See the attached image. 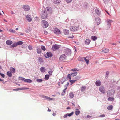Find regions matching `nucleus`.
Instances as JSON below:
<instances>
[{
	"mask_svg": "<svg viewBox=\"0 0 120 120\" xmlns=\"http://www.w3.org/2000/svg\"><path fill=\"white\" fill-rule=\"evenodd\" d=\"M19 79V80H21L24 81L25 80V78H24L22 77H19L18 78Z\"/></svg>",
	"mask_w": 120,
	"mask_h": 120,
	"instance_id": "obj_43",
	"label": "nucleus"
},
{
	"mask_svg": "<svg viewBox=\"0 0 120 120\" xmlns=\"http://www.w3.org/2000/svg\"><path fill=\"white\" fill-rule=\"evenodd\" d=\"M67 2L68 3H70L72 1V0H64Z\"/></svg>",
	"mask_w": 120,
	"mask_h": 120,
	"instance_id": "obj_55",
	"label": "nucleus"
},
{
	"mask_svg": "<svg viewBox=\"0 0 120 120\" xmlns=\"http://www.w3.org/2000/svg\"><path fill=\"white\" fill-rule=\"evenodd\" d=\"M95 21H96L98 25H99L100 23V19L99 18H97L95 19Z\"/></svg>",
	"mask_w": 120,
	"mask_h": 120,
	"instance_id": "obj_15",
	"label": "nucleus"
},
{
	"mask_svg": "<svg viewBox=\"0 0 120 120\" xmlns=\"http://www.w3.org/2000/svg\"><path fill=\"white\" fill-rule=\"evenodd\" d=\"M82 59L83 60H84L86 62L87 64H88L89 63V60L88 59H86V57L82 58Z\"/></svg>",
	"mask_w": 120,
	"mask_h": 120,
	"instance_id": "obj_39",
	"label": "nucleus"
},
{
	"mask_svg": "<svg viewBox=\"0 0 120 120\" xmlns=\"http://www.w3.org/2000/svg\"><path fill=\"white\" fill-rule=\"evenodd\" d=\"M54 33L56 34H59L61 33V32L60 30L57 28H55L54 30Z\"/></svg>",
	"mask_w": 120,
	"mask_h": 120,
	"instance_id": "obj_6",
	"label": "nucleus"
},
{
	"mask_svg": "<svg viewBox=\"0 0 120 120\" xmlns=\"http://www.w3.org/2000/svg\"><path fill=\"white\" fill-rule=\"evenodd\" d=\"M10 32L12 33H15V30L11 29H10Z\"/></svg>",
	"mask_w": 120,
	"mask_h": 120,
	"instance_id": "obj_58",
	"label": "nucleus"
},
{
	"mask_svg": "<svg viewBox=\"0 0 120 120\" xmlns=\"http://www.w3.org/2000/svg\"><path fill=\"white\" fill-rule=\"evenodd\" d=\"M11 13L12 14H14L15 13L13 11H11Z\"/></svg>",
	"mask_w": 120,
	"mask_h": 120,
	"instance_id": "obj_64",
	"label": "nucleus"
},
{
	"mask_svg": "<svg viewBox=\"0 0 120 120\" xmlns=\"http://www.w3.org/2000/svg\"><path fill=\"white\" fill-rule=\"evenodd\" d=\"M105 116V115L104 114L102 115H100L99 116V117H103Z\"/></svg>",
	"mask_w": 120,
	"mask_h": 120,
	"instance_id": "obj_59",
	"label": "nucleus"
},
{
	"mask_svg": "<svg viewBox=\"0 0 120 120\" xmlns=\"http://www.w3.org/2000/svg\"><path fill=\"white\" fill-rule=\"evenodd\" d=\"M69 32V31L68 30L65 29L64 31V33L65 35H67L68 34Z\"/></svg>",
	"mask_w": 120,
	"mask_h": 120,
	"instance_id": "obj_36",
	"label": "nucleus"
},
{
	"mask_svg": "<svg viewBox=\"0 0 120 120\" xmlns=\"http://www.w3.org/2000/svg\"><path fill=\"white\" fill-rule=\"evenodd\" d=\"M71 74H68L67 77V78L69 79L70 80H71Z\"/></svg>",
	"mask_w": 120,
	"mask_h": 120,
	"instance_id": "obj_47",
	"label": "nucleus"
},
{
	"mask_svg": "<svg viewBox=\"0 0 120 120\" xmlns=\"http://www.w3.org/2000/svg\"><path fill=\"white\" fill-rule=\"evenodd\" d=\"M7 74L9 77H11L12 76V74H11V72L10 71H8L7 72Z\"/></svg>",
	"mask_w": 120,
	"mask_h": 120,
	"instance_id": "obj_31",
	"label": "nucleus"
},
{
	"mask_svg": "<svg viewBox=\"0 0 120 120\" xmlns=\"http://www.w3.org/2000/svg\"><path fill=\"white\" fill-rule=\"evenodd\" d=\"M10 70L11 71V72L12 73H15V69L13 68H11L10 69Z\"/></svg>",
	"mask_w": 120,
	"mask_h": 120,
	"instance_id": "obj_34",
	"label": "nucleus"
},
{
	"mask_svg": "<svg viewBox=\"0 0 120 120\" xmlns=\"http://www.w3.org/2000/svg\"><path fill=\"white\" fill-rule=\"evenodd\" d=\"M71 71H78V70L76 68L73 69L71 70Z\"/></svg>",
	"mask_w": 120,
	"mask_h": 120,
	"instance_id": "obj_51",
	"label": "nucleus"
},
{
	"mask_svg": "<svg viewBox=\"0 0 120 120\" xmlns=\"http://www.w3.org/2000/svg\"><path fill=\"white\" fill-rule=\"evenodd\" d=\"M74 38V37L73 36H72V37H69V38Z\"/></svg>",
	"mask_w": 120,
	"mask_h": 120,
	"instance_id": "obj_63",
	"label": "nucleus"
},
{
	"mask_svg": "<svg viewBox=\"0 0 120 120\" xmlns=\"http://www.w3.org/2000/svg\"><path fill=\"white\" fill-rule=\"evenodd\" d=\"M27 19L29 22H30L32 20L31 16L29 15H27L26 16Z\"/></svg>",
	"mask_w": 120,
	"mask_h": 120,
	"instance_id": "obj_16",
	"label": "nucleus"
},
{
	"mask_svg": "<svg viewBox=\"0 0 120 120\" xmlns=\"http://www.w3.org/2000/svg\"><path fill=\"white\" fill-rule=\"evenodd\" d=\"M106 22L107 23V24L111 25V23L113 22V21L109 19H107L106 21Z\"/></svg>",
	"mask_w": 120,
	"mask_h": 120,
	"instance_id": "obj_21",
	"label": "nucleus"
},
{
	"mask_svg": "<svg viewBox=\"0 0 120 120\" xmlns=\"http://www.w3.org/2000/svg\"><path fill=\"white\" fill-rule=\"evenodd\" d=\"M74 112H72L71 113H67L65 114L63 116V117L64 118H66L68 117V116L70 117L74 114Z\"/></svg>",
	"mask_w": 120,
	"mask_h": 120,
	"instance_id": "obj_9",
	"label": "nucleus"
},
{
	"mask_svg": "<svg viewBox=\"0 0 120 120\" xmlns=\"http://www.w3.org/2000/svg\"><path fill=\"white\" fill-rule=\"evenodd\" d=\"M110 26H111V25H110V24H107L106 25V26H107V27H106L107 28H106V29L107 30L109 29V28H110Z\"/></svg>",
	"mask_w": 120,
	"mask_h": 120,
	"instance_id": "obj_46",
	"label": "nucleus"
},
{
	"mask_svg": "<svg viewBox=\"0 0 120 120\" xmlns=\"http://www.w3.org/2000/svg\"><path fill=\"white\" fill-rule=\"evenodd\" d=\"M17 45H20L23 44V42L21 41H19L16 43Z\"/></svg>",
	"mask_w": 120,
	"mask_h": 120,
	"instance_id": "obj_38",
	"label": "nucleus"
},
{
	"mask_svg": "<svg viewBox=\"0 0 120 120\" xmlns=\"http://www.w3.org/2000/svg\"><path fill=\"white\" fill-rule=\"evenodd\" d=\"M40 70L41 73H44L46 71V69L45 68L42 67L40 68Z\"/></svg>",
	"mask_w": 120,
	"mask_h": 120,
	"instance_id": "obj_14",
	"label": "nucleus"
},
{
	"mask_svg": "<svg viewBox=\"0 0 120 120\" xmlns=\"http://www.w3.org/2000/svg\"><path fill=\"white\" fill-rule=\"evenodd\" d=\"M18 88V90H24L27 89H28V88H25V87H23V88Z\"/></svg>",
	"mask_w": 120,
	"mask_h": 120,
	"instance_id": "obj_42",
	"label": "nucleus"
},
{
	"mask_svg": "<svg viewBox=\"0 0 120 120\" xmlns=\"http://www.w3.org/2000/svg\"><path fill=\"white\" fill-rule=\"evenodd\" d=\"M99 90L102 93L104 94L105 93L106 90L104 87L101 86L99 88Z\"/></svg>",
	"mask_w": 120,
	"mask_h": 120,
	"instance_id": "obj_5",
	"label": "nucleus"
},
{
	"mask_svg": "<svg viewBox=\"0 0 120 120\" xmlns=\"http://www.w3.org/2000/svg\"><path fill=\"white\" fill-rule=\"evenodd\" d=\"M67 89L66 88H65L63 90V91L64 93H65V91Z\"/></svg>",
	"mask_w": 120,
	"mask_h": 120,
	"instance_id": "obj_62",
	"label": "nucleus"
},
{
	"mask_svg": "<svg viewBox=\"0 0 120 120\" xmlns=\"http://www.w3.org/2000/svg\"><path fill=\"white\" fill-rule=\"evenodd\" d=\"M23 8L24 10L27 11H28L30 9V7L27 5H24L23 7Z\"/></svg>",
	"mask_w": 120,
	"mask_h": 120,
	"instance_id": "obj_7",
	"label": "nucleus"
},
{
	"mask_svg": "<svg viewBox=\"0 0 120 120\" xmlns=\"http://www.w3.org/2000/svg\"><path fill=\"white\" fill-rule=\"evenodd\" d=\"M69 96L70 97L72 98L74 97V94L72 92H71L69 93Z\"/></svg>",
	"mask_w": 120,
	"mask_h": 120,
	"instance_id": "obj_35",
	"label": "nucleus"
},
{
	"mask_svg": "<svg viewBox=\"0 0 120 120\" xmlns=\"http://www.w3.org/2000/svg\"><path fill=\"white\" fill-rule=\"evenodd\" d=\"M114 100V98L111 97H109L108 98V101H113Z\"/></svg>",
	"mask_w": 120,
	"mask_h": 120,
	"instance_id": "obj_26",
	"label": "nucleus"
},
{
	"mask_svg": "<svg viewBox=\"0 0 120 120\" xmlns=\"http://www.w3.org/2000/svg\"><path fill=\"white\" fill-rule=\"evenodd\" d=\"M47 10V11H50V10H51V8L50 7H47L46 8Z\"/></svg>",
	"mask_w": 120,
	"mask_h": 120,
	"instance_id": "obj_49",
	"label": "nucleus"
},
{
	"mask_svg": "<svg viewBox=\"0 0 120 120\" xmlns=\"http://www.w3.org/2000/svg\"><path fill=\"white\" fill-rule=\"evenodd\" d=\"M43 98H45L46 99H47L48 100H53V98L46 96H43Z\"/></svg>",
	"mask_w": 120,
	"mask_h": 120,
	"instance_id": "obj_22",
	"label": "nucleus"
},
{
	"mask_svg": "<svg viewBox=\"0 0 120 120\" xmlns=\"http://www.w3.org/2000/svg\"><path fill=\"white\" fill-rule=\"evenodd\" d=\"M36 81L38 82H41L42 81V80L41 79H38L36 80Z\"/></svg>",
	"mask_w": 120,
	"mask_h": 120,
	"instance_id": "obj_48",
	"label": "nucleus"
},
{
	"mask_svg": "<svg viewBox=\"0 0 120 120\" xmlns=\"http://www.w3.org/2000/svg\"><path fill=\"white\" fill-rule=\"evenodd\" d=\"M17 46L16 42L14 43L13 44L10 46L11 48H14L16 47Z\"/></svg>",
	"mask_w": 120,
	"mask_h": 120,
	"instance_id": "obj_25",
	"label": "nucleus"
},
{
	"mask_svg": "<svg viewBox=\"0 0 120 120\" xmlns=\"http://www.w3.org/2000/svg\"><path fill=\"white\" fill-rule=\"evenodd\" d=\"M50 76L49 75L46 74L45 76V79L46 80H47L49 79Z\"/></svg>",
	"mask_w": 120,
	"mask_h": 120,
	"instance_id": "obj_40",
	"label": "nucleus"
},
{
	"mask_svg": "<svg viewBox=\"0 0 120 120\" xmlns=\"http://www.w3.org/2000/svg\"><path fill=\"white\" fill-rule=\"evenodd\" d=\"M44 33L45 34H48V32L46 30H45L44 31Z\"/></svg>",
	"mask_w": 120,
	"mask_h": 120,
	"instance_id": "obj_60",
	"label": "nucleus"
},
{
	"mask_svg": "<svg viewBox=\"0 0 120 120\" xmlns=\"http://www.w3.org/2000/svg\"><path fill=\"white\" fill-rule=\"evenodd\" d=\"M42 26L44 28L47 27L49 25L48 23L45 20H42L41 22Z\"/></svg>",
	"mask_w": 120,
	"mask_h": 120,
	"instance_id": "obj_2",
	"label": "nucleus"
},
{
	"mask_svg": "<svg viewBox=\"0 0 120 120\" xmlns=\"http://www.w3.org/2000/svg\"><path fill=\"white\" fill-rule=\"evenodd\" d=\"M113 109V107L112 105H110L108 106L107 109L109 110H111Z\"/></svg>",
	"mask_w": 120,
	"mask_h": 120,
	"instance_id": "obj_28",
	"label": "nucleus"
},
{
	"mask_svg": "<svg viewBox=\"0 0 120 120\" xmlns=\"http://www.w3.org/2000/svg\"><path fill=\"white\" fill-rule=\"evenodd\" d=\"M38 61L40 63H41L43 62V60L42 58L39 57L38 58Z\"/></svg>",
	"mask_w": 120,
	"mask_h": 120,
	"instance_id": "obj_29",
	"label": "nucleus"
},
{
	"mask_svg": "<svg viewBox=\"0 0 120 120\" xmlns=\"http://www.w3.org/2000/svg\"><path fill=\"white\" fill-rule=\"evenodd\" d=\"M71 74L72 76L74 77L77 75V72H75L73 73H71Z\"/></svg>",
	"mask_w": 120,
	"mask_h": 120,
	"instance_id": "obj_33",
	"label": "nucleus"
},
{
	"mask_svg": "<svg viewBox=\"0 0 120 120\" xmlns=\"http://www.w3.org/2000/svg\"><path fill=\"white\" fill-rule=\"evenodd\" d=\"M76 81V80H69V81L71 83V85L72 84H73Z\"/></svg>",
	"mask_w": 120,
	"mask_h": 120,
	"instance_id": "obj_41",
	"label": "nucleus"
},
{
	"mask_svg": "<svg viewBox=\"0 0 120 120\" xmlns=\"http://www.w3.org/2000/svg\"><path fill=\"white\" fill-rule=\"evenodd\" d=\"M53 72V71H52V70L51 71H49L48 72V73L50 75H51L52 74Z\"/></svg>",
	"mask_w": 120,
	"mask_h": 120,
	"instance_id": "obj_52",
	"label": "nucleus"
},
{
	"mask_svg": "<svg viewBox=\"0 0 120 120\" xmlns=\"http://www.w3.org/2000/svg\"><path fill=\"white\" fill-rule=\"evenodd\" d=\"M95 12L99 16L101 14V12L99 11V10L98 9H95Z\"/></svg>",
	"mask_w": 120,
	"mask_h": 120,
	"instance_id": "obj_18",
	"label": "nucleus"
},
{
	"mask_svg": "<svg viewBox=\"0 0 120 120\" xmlns=\"http://www.w3.org/2000/svg\"><path fill=\"white\" fill-rule=\"evenodd\" d=\"M7 44L8 45H11L12 43V42L10 40H7L6 42Z\"/></svg>",
	"mask_w": 120,
	"mask_h": 120,
	"instance_id": "obj_23",
	"label": "nucleus"
},
{
	"mask_svg": "<svg viewBox=\"0 0 120 120\" xmlns=\"http://www.w3.org/2000/svg\"><path fill=\"white\" fill-rule=\"evenodd\" d=\"M78 29V28L75 26H72L71 27L70 29L71 31H77Z\"/></svg>",
	"mask_w": 120,
	"mask_h": 120,
	"instance_id": "obj_10",
	"label": "nucleus"
},
{
	"mask_svg": "<svg viewBox=\"0 0 120 120\" xmlns=\"http://www.w3.org/2000/svg\"><path fill=\"white\" fill-rule=\"evenodd\" d=\"M109 71H107L106 72V77H107V76H108V75H109Z\"/></svg>",
	"mask_w": 120,
	"mask_h": 120,
	"instance_id": "obj_57",
	"label": "nucleus"
},
{
	"mask_svg": "<svg viewBox=\"0 0 120 120\" xmlns=\"http://www.w3.org/2000/svg\"><path fill=\"white\" fill-rule=\"evenodd\" d=\"M28 48L30 50H31L32 49V47L31 46L29 45L28 46Z\"/></svg>",
	"mask_w": 120,
	"mask_h": 120,
	"instance_id": "obj_54",
	"label": "nucleus"
},
{
	"mask_svg": "<svg viewBox=\"0 0 120 120\" xmlns=\"http://www.w3.org/2000/svg\"><path fill=\"white\" fill-rule=\"evenodd\" d=\"M18 88L14 89L13 90V91H18Z\"/></svg>",
	"mask_w": 120,
	"mask_h": 120,
	"instance_id": "obj_61",
	"label": "nucleus"
},
{
	"mask_svg": "<svg viewBox=\"0 0 120 120\" xmlns=\"http://www.w3.org/2000/svg\"><path fill=\"white\" fill-rule=\"evenodd\" d=\"M41 48L42 49L43 51H45L46 50V48L43 45L41 46Z\"/></svg>",
	"mask_w": 120,
	"mask_h": 120,
	"instance_id": "obj_44",
	"label": "nucleus"
},
{
	"mask_svg": "<svg viewBox=\"0 0 120 120\" xmlns=\"http://www.w3.org/2000/svg\"><path fill=\"white\" fill-rule=\"evenodd\" d=\"M48 14L46 11L45 10H43L41 15V18L43 19H44L46 18Z\"/></svg>",
	"mask_w": 120,
	"mask_h": 120,
	"instance_id": "obj_1",
	"label": "nucleus"
},
{
	"mask_svg": "<svg viewBox=\"0 0 120 120\" xmlns=\"http://www.w3.org/2000/svg\"><path fill=\"white\" fill-rule=\"evenodd\" d=\"M66 52L65 53L66 55H69L71 54V50L70 49L68 48H66Z\"/></svg>",
	"mask_w": 120,
	"mask_h": 120,
	"instance_id": "obj_11",
	"label": "nucleus"
},
{
	"mask_svg": "<svg viewBox=\"0 0 120 120\" xmlns=\"http://www.w3.org/2000/svg\"><path fill=\"white\" fill-rule=\"evenodd\" d=\"M98 38L97 37L93 36L91 37V39L93 41H95Z\"/></svg>",
	"mask_w": 120,
	"mask_h": 120,
	"instance_id": "obj_37",
	"label": "nucleus"
},
{
	"mask_svg": "<svg viewBox=\"0 0 120 120\" xmlns=\"http://www.w3.org/2000/svg\"><path fill=\"white\" fill-rule=\"evenodd\" d=\"M91 42V40L89 39H86L85 41V43L86 45H88Z\"/></svg>",
	"mask_w": 120,
	"mask_h": 120,
	"instance_id": "obj_19",
	"label": "nucleus"
},
{
	"mask_svg": "<svg viewBox=\"0 0 120 120\" xmlns=\"http://www.w3.org/2000/svg\"><path fill=\"white\" fill-rule=\"evenodd\" d=\"M69 85V83L68 82L65 85H64V87L65 88L67 89V87Z\"/></svg>",
	"mask_w": 120,
	"mask_h": 120,
	"instance_id": "obj_50",
	"label": "nucleus"
},
{
	"mask_svg": "<svg viewBox=\"0 0 120 120\" xmlns=\"http://www.w3.org/2000/svg\"><path fill=\"white\" fill-rule=\"evenodd\" d=\"M109 49H107L106 48L102 50V51L105 53H107L109 52Z\"/></svg>",
	"mask_w": 120,
	"mask_h": 120,
	"instance_id": "obj_32",
	"label": "nucleus"
},
{
	"mask_svg": "<svg viewBox=\"0 0 120 120\" xmlns=\"http://www.w3.org/2000/svg\"><path fill=\"white\" fill-rule=\"evenodd\" d=\"M80 76H77L75 77V79L76 81L79 80L80 78Z\"/></svg>",
	"mask_w": 120,
	"mask_h": 120,
	"instance_id": "obj_45",
	"label": "nucleus"
},
{
	"mask_svg": "<svg viewBox=\"0 0 120 120\" xmlns=\"http://www.w3.org/2000/svg\"><path fill=\"white\" fill-rule=\"evenodd\" d=\"M67 56L65 54H63L60 56L59 58V60H63L66 59Z\"/></svg>",
	"mask_w": 120,
	"mask_h": 120,
	"instance_id": "obj_8",
	"label": "nucleus"
},
{
	"mask_svg": "<svg viewBox=\"0 0 120 120\" xmlns=\"http://www.w3.org/2000/svg\"><path fill=\"white\" fill-rule=\"evenodd\" d=\"M60 47V46L59 45L55 44L52 46V49L54 51L57 50Z\"/></svg>",
	"mask_w": 120,
	"mask_h": 120,
	"instance_id": "obj_3",
	"label": "nucleus"
},
{
	"mask_svg": "<svg viewBox=\"0 0 120 120\" xmlns=\"http://www.w3.org/2000/svg\"><path fill=\"white\" fill-rule=\"evenodd\" d=\"M67 80V79H65V80H64L63 79H62L61 82V84H63L64 83V82Z\"/></svg>",
	"mask_w": 120,
	"mask_h": 120,
	"instance_id": "obj_53",
	"label": "nucleus"
},
{
	"mask_svg": "<svg viewBox=\"0 0 120 120\" xmlns=\"http://www.w3.org/2000/svg\"><path fill=\"white\" fill-rule=\"evenodd\" d=\"M115 93L114 90H111L108 91L107 92V94L108 96H111L114 95Z\"/></svg>",
	"mask_w": 120,
	"mask_h": 120,
	"instance_id": "obj_4",
	"label": "nucleus"
},
{
	"mask_svg": "<svg viewBox=\"0 0 120 120\" xmlns=\"http://www.w3.org/2000/svg\"><path fill=\"white\" fill-rule=\"evenodd\" d=\"M24 81L28 83H31L32 81V80L30 79H25L24 80Z\"/></svg>",
	"mask_w": 120,
	"mask_h": 120,
	"instance_id": "obj_20",
	"label": "nucleus"
},
{
	"mask_svg": "<svg viewBox=\"0 0 120 120\" xmlns=\"http://www.w3.org/2000/svg\"><path fill=\"white\" fill-rule=\"evenodd\" d=\"M37 52L38 54H40L41 53V49L40 48H38L37 49Z\"/></svg>",
	"mask_w": 120,
	"mask_h": 120,
	"instance_id": "obj_30",
	"label": "nucleus"
},
{
	"mask_svg": "<svg viewBox=\"0 0 120 120\" xmlns=\"http://www.w3.org/2000/svg\"><path fill=\"white\" fill-rule=\"evenodd\" d=\"M86 87L85 86H82L81 88V91L82 92L84 91L86 89Z\"/></svg>",
	"mask_w": 120,
	"mask_h": 120,
	"instance_id": "obj_27",
	"label": "nucleus"
},
{
	"mask_svg": "<svg viewBox=\"0 0 120 120\" xmlns=\"http://www.w3.org/2000/svg\"><path fill=\"white\" fill-rule=\"evenodd\" d=\"M76 111H75V114L77 116L80 113V111L78 110V109L76 108L75 109Z\"/></svg>",
	"mask_w": 120,
	"mask_h": 120,
	"instance_id": "obj_24",
	"label": "nucleus"
},
{
	"mask_svg": "<svg viewBox=\"0 0 120 120\" xmlns=\"http://www.w3.org/2000/svg\"><path fill=\"white\" fill-rule=\"evenodd\" d=\"M0 75L3 78H4L5 77V75L4 74L0 73Z\"/></svg>",
	"mask_w": 120,
	"mask_h": 120,
	"instance_id": "obj_56",
	"label": "nucleus"
},
{
	"mask_svg": "<svg viewBox=\"0 0 120 120\" xmlns=\"http://www.w3.org/2000/svg\"><path fill=\"white\" fill-rule=\"evenodd\" d=\"M96 85L98 86H100L101 85V83L99 80H97L95 82Z\"/></svg>",
	"mask_w": 120,
	"mask_h": 120,
	"instance_id": "obj_12",
	"label": "nucleus"
},
{
	"mask_svg": "<svg viewBox=\"0 0 120 120\" xmlns=\"http://www.w3.org/2000/svg\"><path fill=\"white\" fill-rule=\"evenodd\" d=\"M46 54L47 56L45 57L46 58H48L52 56V54L50 52H47Z\"/></svg>",
	"mask_w": 120,
	"mask_h": 120,
	"instance_id": "obj_13",
	"label": "nucleus"
},
{
	"mask_svg": "<svg viewBox=\"0 0 120 120\" xmlns=\"http://www.w3.org/2000/svg\"><path fill=\"white\" fill-rule=\"evenodd\" d=\"M52 1L55 4H58L61 2V1L60 0H52Z\"/></svg>",
	"mask_w": 120,
	"mask_h": 120,
	"instance_id": "obj_17",
	"label": "nucleus"
}]
</instances>
